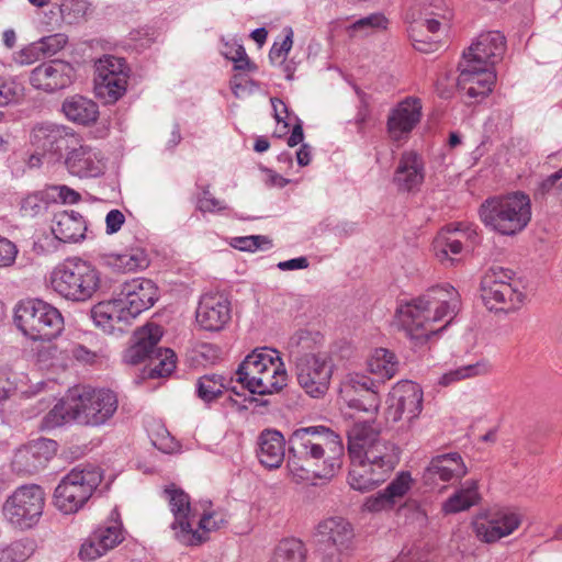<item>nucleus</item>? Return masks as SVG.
Returning a JSON list of instances; mask_svg holds the SVG:
<instances>
[{
    "instance_id": "1",
    "label": "nucleus",
    "mask_w": 562,
    "mask_h": 562,
    "mask_svg": "<svg viewBox=\"0 0 562 562\" xmlns=\"http://www.w3.org/2000/svg\"><path fill=\"white\" fill-rule=\"evenodd\" d=\"M288 469L297 483L315 477L329 480L340 470L344 457L341 437L325 426L302 427L289 439Z\"/></svg>"
},
{
    "instance_id": "2",
    "label": "nucleus",
    "mask_w": 562,
    "mask_h": 562,
    "mask_svg": "<svg viewBox=\"0 0 562 562\" xmlns=\"http://www.w3.org/2000/svg\"><path fill=\"white\" fill-rule=\"evenodd\" d=\"M459 307L457 290L450 284L438 285L417 299L400 302L394 321L415 347H423L447 328Z\"/></svg>"
},
{
    "instance_id": "3",
    "label": "nucleus",
    "mask_w": 562,
    "mask_h": 562,
    "mask_svg": "<svg viewBox=\"0 0 562 562\" xmlns=\"http://www.w3.org/2000/svg\"><path fill=\"white\" fill-rule=\"evenodd\" d=\"M46 284L59 299L72 304H85L102 291V272L87 259L69 257L48 272Z\"/></svg>"
},
{
    "instance_id": "4",
    "label": "nucleus",
    "mask_w": 562,
    "mask_h": 562,
    "mask_svg": "<svg viewBox=\"0 0 562 562\" xmlns=\"http://www.w3.org/2000/svg\"><path fill=\"white\" fill-rule=\"evenodd\" d=\"M164 497L173 516L170 525L173 538L183 546L203 543L210 532L225 524L224 516L220 513L205 509L200 514L198 507L191 505L189 495L173 484L164 490Z\"/></svg>"
},
{
    "instance_id": "5",
    "label": "nucleus",
    "mask_w": 562,
    "mask_h": 562,
    "mask_svg": "<svg viewBox=\"0 0 562 562\" xmlns=\"http://www.w3.org/2000/svg\"><path fill=\"white\" fill-rule=\"evenodd\" d=\"M236 381L252 394L267 395L286 385L288 373L278 350L260 347L238 366Z\"/></svg>"
},
{
    "instance_id": "6",
    "label": "nucleus",
    "mask_w": 562,
    "mask_h": 562,
    "mask_svg": "<svg viewBox=\"0 0 562 562\" xmlns=\"http://www.w3.org/2000/svg\"><path fill=\"white\" fill-rule=\"evenodd\" d=\"M480 217L487 228L499 235H516L531 220L530 199L521 192L490 198L481 205Z\"/></svg>"
},
{
    "instance_id": "7",
    "label": "nucleus",
    "mask_w": 562,
    "mask_h": 562,
    "mask_svg": "<svg viewBox=\"0 0 562 562\" xmlns=\"http://www.w3.org/2000/svg\"><path fill=\"white\" fill-rule=\"evenodd\" d=\"M102 481V473L94 465H78L61 477L54 490L53 504L63 515L81 510Z\"/></svg>"
},
{
    "instance_id": "8",
    "label": "nucleus",
    "mask_w": 562,
    "mask_h": 562,
    "mask_svg": "<svg viewBox=\"0 0 562 562\" xmlns=\"http://www.w3.org/2000/svg\"><path fill=\"white\" fill-rule=\"evenodd\" d=\"M16 327L32 340H52L64 330V316L54 305L31 299L20 302L15 307Z\"/></svg>"
},
{
    "instance_id": "9",
    "label": "nucleus",
    "mask_w": 562,
    "mask_h": 562,
    "mask_svg": "<svg viewBox=\"0 0 562 562\" xmlns=\"http://www.w3.org/2000/svg\"><path fill=\"white\" fill-rule=\"evenodd\" d=\"M161 337V326L154 323L146 324L135 331L134 344L125 351L124 361L137 364L149 359L151 378L170 374L176 368V355L170 349H156Z\"/></svg>"
},
{
    "instance_id": "10",
    "label": "nucleus",
    "mask_w": 562,
    "mask_h": 562,
    "mask_svg": "<svg viewBox=\"0 0 562 562\" xmlns=\"http://www.w3.org/2000/svg\"><path fill=\"white\" fill-rule=\"evenodd\" d=\"M45 502L46 495L42 486L21 485L4 499L1 507L3 520L13 529L30 530L40 522Z\"/></svg>"
},
{
    "instance_id": "11",
    "label": "nucleus",
    "mask_w": 562,
    "mask_h": 562,
    "mask_svg": "<svg viewBox=\"0 0 562 562\" xmlns=\"http://www.w3.org/2000/svg\"><path fill=\"white\" fill-rule=\"evenodd\" d=\"M482 299L490 310L510 311L518 308L524 300L520 282L513 272L503 267H492L481 282Z\"/></svg>"
},
{
    "instance_id": "12",
    "label": "nucleus",
    "mask_w": 562,
    "mask_h": 562,
    "mask_svg": "<svg viewBox=\"0 0 562 562\" xmlns=\"http://www.w3.org/2000/svg\"><path fill=\"white\" fill-rule=\"evenodd\" d=\"M77 424L90 427L106 425L119 407L116 394L109 389H83L75 393Z\"/></svg>"
},
{
    "instance_id": "13",
    "label": "nucleus",
    "mask_w": 562,
    "mask_h": 562,
    "mask_svg": "<svg viewBox=\"0 0 562 562\" xmlns=\"http://www.w3.org/2000/svg\"><path fill=\"white\" fill-rule=\"evenodd\" d=\"M369 454V459L356 462L351 461V469L348 482L351 488L359 492H367L382 483L387 474L394 469L397 456L387 454L385 447L379 448Z\"/></svg>"
},
{
    "instance_id": "14",
    "label": "nucleus",
    "mask_w": 562,
    "mask_h": 562,
    "mask_svg": "<svg viewBox=\"0 0 562 562\" xmlns=\"http://www.w3.org/2000/svg\"><path fill=\"white\" fill-rule=\"evenodd\" d=\"M369 454V459L356 462L351 461V469L348 482L351 488L359 492H367L382 483L387 474L394 469L397 456L387 454L385 447L379 448Z\"/></svg>"
},
{
    "instance_id": "15",
    "label": "nucleus",
    "mask_w": 562,
    "mask_h": 562,
    "mask_svg": "<svg viewBox=\"0 0 562 562\" xmlns=\"http://www.w3.org/2000/svg\"><path fill=\"white\" fill-rule=\"evenodd\" d=\"M94 89L99 98L108 103L117 101L126 91L128 68L125 60L104 55L95 64Z\"/></svg>"
},
{
    "instance_id": "16",
    "label": "nucleus",
    "mask_w": 562,
    "mask_h": 562,
    "mask_svg": "<svg viewBox=\"0 0 562 562\" xmlns=\"http://www.w3.org/2000/svg\"><path fill=\"white\" fill-rule=\"evenodd\" d=\"M333 361L326 352L305 355L296 360V376L300 386L311 396L324 395L333 375Z\"/></svg>"
},
{
    "instance_id": "17",
    "label": "nucleus",
    "mask_w": 562,
    "mask_h": 562,
    "mask_svg": "<svg viewBox=\"0 0 562 562\" xmlns=\"http://www.w3.org/2000/svg\"><path fill=\"white\" fill-rule=\"evenodd\" d=\"M124 539L125 535L120 513L116 508H113L108 520L93 530L82 542L79 558L82 561H94L117 547Z\"/></svg>"
},
{
    "instance_id": "18",
    "label": "nucleus",
    "mask_w": 562,
    "mask_h": 562,
    "mask_svg": "<svg viewBox=\"0 0 562 562\" xmlns=\"http://www.w3.org/2000/svg\"><path fill=\"white\" fill-rule=\"evenodd\" d=\"M423 409V391L412 381L396 383L387 397L386 419L392 423L406 422L407 425L416 419Z\"/></svg>"
},
{
    "instance_id": "19",
    "label": "nucleus",
    "mask_w": 562,
    "mask_h": 562,
    "mask_svg": "<svg viewBox=\"0 0 562 562\" xmlns=\"http://www.w3.org/2000/svg\"><path fill=\"white\" fill-rule=\"evenodd\" d=\"M521 518V514L514 508L492 509L475 518L473 529L481 541L493 543L518 529Z\"/></svg>"
},
{
    "instance_id": "20",
    "label": "nucleus",
    "mask_w": 562,
    "mask_h": 562,
    "mask_svg": "<svg viewBox=\"0 0 562 562\" xmlns=\"http://www.w3.org/2000/svg\"><path fill=\"white\" fill-rule=\"evenodd\" d=\"M76 137L67 127L55 123H38L31 132V144L47 162L58 161L64 150L70 149Z\"/></svg>"
},
{
    "instance_id": "21",
    "label": "nucleus",
    "mask_w": 562,
    "mask_h": 562,
    "mask_svg": "<svg viewBox=\"0 0 562 562\" xmlns=\"http://www.w3.org/2000/svg\"><path fill=\"white\" fill-rule=\"evenodd\" d=\"M374 381L361 373L348 374L340 385V398L350 408L375 414L380 407V397Z\"/></svg>"
},
{
    "instance_id": "22",
    "label": "nucleus",
    "mask_w": 562,
    "mask_h": 562,
    "mask_svg": "<svg viewBox=\"0 0 562 562\" xmlns=\"http://www.w3.org/2000/svg\"><path fill=\"white\" fill-rule=\"evenodd\" d=\"M74 66L63 59L44 61L30 72V85L44 93H55L70 87L75 80Z\"/></svg>"
},
{
    "instance_id": "23",
    "label": "nucleus",
    "mask_w": 562,
    "mask_h": 562,
    "mask_svg": "<svg viewBox=\"0 0 562 562\" xmlns=\"http://www.w3.org/2000/svg\"><path fill=\"white\" fill-rule=\"evenodd\" d=\"M476 228L471 224H459L453 229L441 231L432 243L435 256L442 263H453L452 256L463 249H472L477 244Z\"/></svg>"
},
{
    "instance_id": "24",
    "label": "nucleus",
    "mask_w": 562,
    "mask_h": 562,
    "mask_svg": "<svg viewBox=\"0 0 562 562\" xmlns=\"http://www.w3.org/2000/svg\"><path fill=\"white\" fill-rule=\"evenodd\" d=\"M57 442L47 438L32 440L19 448L12 459V468L20 474H34L43 470L56 454Z\"/></svg>"
},
{
    "instance_id": "25",
    "label": "nucleus",
    "mask_w": 562,
    "mask_h": 562,
    "mask_svg": "<svg viewBox=\"0 0 562 562\" xmlns=\"http://www.w3.org/2000/svg\"><path fill=\"white\" fill-rule=\"evenodd\" d=\"M348 453L350 460L359 462L369 459L371 452L385 447L387 454L397 456L394 445L382 440L379 432L375 431L367 422L355 423L347 431Z\"/></svg>"
},
{
    "instance_id": "26",
    "label": "nucleus",
    "mask_w": 562,
    "mask_h": 562,
    "mask_svg": "<svg viewBox=\"0 0 562 562\" xmlns=\"http://www.w3.org/2000/svg\"><path fill=\"white\" fill-rule=\"evenodd\" d=\"M458 68V86L469 98L482 99L492 92L496 81L494 68L469 59H461Z\"/></svg>"
},
{
    "instance_id": "27",
    "label": "nucleus",
    "mask_w": 562,
    "mask_h": 562,
    "mask_svg": "<svg viewBox=\"0 0 562 562\" xmlns=\"http://www.w3.org/2000/svg\"><path fill=\"white\" fill-rule=\"evenodd\" d=\"M117 297L134 321L158 300V288L149 279L135 278L122 284Z\"/></svg>"
},
{
    "instance_id": "28",
    "label": "nucleus",
    "mask_w": 562,
    "mask_h": 562,
    "mask_svg": "<svg viewBox=\"0 0 562 562\" xmlns=\"http://www.w3.org/2000/svg\"><path fill=\"white\" fill-rule=\"evenodd\" d=\"M231 302L221 293H205L200 297L195 321L204 330H222L231 321Z\"/></svg>"
},
{
    "instance_id": "29",
    "label": "nucleus",
    "mask_w": 562,
    "mask_h": 562,
    "mask_svg": "<svg viewBox=\"0 0 562 562\" xmlns=\"http://www.w3.org/2000/svg\"><path fill=\"white\" fill-rule=\"evenodd\" d=\"M420 117V100L413 97L405 98L389 114L386 128L390 138L395 142L407 139Z\"/></svg>"
},
{
    "instance_id": "30",
    "label": "nucleus",
    "mask_w": 562,
    "mask_h": 562,
    "mask_svg": "<svg viewBox=\"0 0 562 562\" xmlns=\"http://www.w3.org/2000/svg\"><path fill=\"white\" fill-rule=\"evenodd\" d=\"M506 49L505 36L498 31L481 33L463 52L462 59L476 64H484L494 68L502 60Z\"/></svg>"
},
{
    "instance_id": "31",
    "label": "nucleus",
    "mask_w": 562,
    "mask_h": 562,
    "mask_svg": "<svg viewBox=\"0 0 562 562\" xmlns=\"http://www.w3.org/2000/svg\"><path fill=\"white\" fill-rule=\"evenodd\" d=\"M90 314L95 327L109 335L123 333L133 322L117 296L98 302L92 306Z\"/></svg>"
},
{
    "instance_id": "32",
    "label": "nucleus",
    "mask_w": 562,
    "mask_h": 562,
    "mask_svg": "<svg viewBox=\"0 0 562 562\" xmlns=\"http://www.w3.org/2000/svg\"><path fill=\"white\" fill-rule=\"evenodd\" d=\"M65 166L70 175L80 179L97 178L105 171L102 153L88 145L72 147L65 158Z\"/></svg>"
},
{
    "instance_id": "33",
    "label": "nucleus",
    "mask_w": 562,
    "mask_h": 562,
    "mask_svg": "<svg viewBox=\"0 0 562 562\" xmlns=\"http://www.w3.org/2000/svg\"><path fill=\"white\" fill-rule=\"evenodd\" d=\"M425 180V161L415 150H404L393 175V183L398 191L419 190Z\"/></svg>"
},
{
    "instance_id": "34",
    "label": "nucleus",
    "mask_w": 562,
    "mask_h": 562,
    "mask_svg": "<svg viewBox=\"0 0 562 562\" xmlns=\"http://www.w3.org/2000/svg\"><path fill=\"white\" fill-rule=\"evenodd\" d=\"M467 473V468L459 453H446L431 459L423 472V481L426 485L436 486L452 479H459Z\"/></svg>"
},
{
    "instance_id": "35",
    "label": "nucleus",
    "mask_w": 562,
    "mask_h": 562,
    "mask_svg": "<svg viewBox=\"0 0 562 562\" xmlns=\"http://www.w3.org/2000/svg\"><path fill=\"white\" fill-rule=\"evenodd\" d=\"M50 228L59 241L78 243L85 238L87 223L78 212L60 211L54 214Z\"/></svg>"
},
{
    "instance_id": "36",
    "label": "nucleus",
    "mask_w": 562,
    "mask_h": 562,
    "mask_svg": "<svg viewBox=\"0 0 562 562\" xmlns=\"http://www.w3.org/2000/svg\"><path fill=\"white\" fill-rule=\"evenodd\" d=\"M321 541L331 544L339 553L347 551L353 539L352 526L342 517H329L317 526Z\"/></svg>"
},
{
    "instance_id": "37",
    "label": "nucleus",
    "mask_w": 562,
    "mask_h": 562,
    "mask_svg": "<svg viewBox=\"0 0 562 562\" xmlns=\"http://www.w3.org/2000/svg\"><path fill=\"white\" fill-rule=\"evenodd\" d=\"M258 459L268 469H278L285 457V440L279 430L265 429L258 437Z\"/></svg>"
},
{
    "instance_id": "38",
    "label": "nucleus",
    "mask_w": 562,
    "mask_h": 562,
    "mask_svg": "<svg viewBox=\"0 0 562 562\" xmlns=\"http://www.w3.org/2000/svg\"><path fill=\"white\" fill-rule=\"evenodd\" d=\"M61 112L67 120L79 125H90L99 116L98 104L79 94L67 97L61 103Z\"/></svg>"
},
{
    "instance_id": "39",
    "label": "nucleus",
    "mask_w": 562,
    "mask_h": 562,
    "mask_svg": "<svg viewBox=\"0 0 562 562\" xmlns=\"http://www.w3.org/2000/svg\"><path fill=\"white\" fill-rule=\"evenodd\" d=\"M149 263L145 250L132 248L123 254H109L105 256V265L114 271L126 273L145 269Z\"/></svg>"
},
{
    "instance_id": "40",
    "label": "nucleus",
    "mask_w": 562,
    "mask_h": 562,
    "mask_svg": "<svg viewBox=\"0 0 562 562\" xmlns=\"http://www.w3.org/2000/svg\"><path fill=\"white\" fill-rule=\"evenodd\" d=\"M367 368L370 373L390 380L398 372L400 361L392 350L375 348L367 360Z\"/></svg>"
},
{
    "instance_id": "41",
    "label": "nucleus",
    "mask_w": 562,
    "mask_h": 562,
    "mask_svg": "<svg viewBox=\"0 0 562 562\" xmlns=\"http://www.w3.org/2000/svg\"><path fill=\"white\" fill-rule=\"evenodd\" d=\"M479 501L477 483L469 480L443 503L442 510L446 514H456L469 509L477 504Z\"/></svg>"
},
{
    "instance_id": "42",
    "label": "nucleus",
    "mask_w": 562,
    "mask_h": 562,
    "mask_svg": "<svg viewBox=\"0 0 562 562\" xmlns=\"http://www.w3.org/2000/svg\"><path fill=\"white\" fill-rule=\"evenodd\" d=\"M491 370L492 366L490 361L482 358L477 360L475 363L461 366L459 368L445 372L439 378L438 383L442 386H449L462 380L486 375L491 372Z\"/></svg>"
},
{
    "instance_id": "43",
    "label": "nucleus",
    "mask_w": 562,
    "mask_h": 562,
    "mask_svg": "<svg viewBox=\"0 0 562 562\" xmlns=\"http://www.w3.org/2000/svg\"><path fill=\"white\" fill-rule=\"evenodd\" d=\"M77 406L75 393L69 394L66 398L60 400L55 406L47 413L43 419L45 428H55L66 423L77 424Z\"/></svg>"
},
{
    "instance_id": "44",
    "label": "nucleus",
    "mask_w": 562,
    "mask_h": 562,
    "mask_svg": "<svg viewBox=\"0 0 562 562\" xmlns=\"http://www.w3.org/2000/svg\"><path fill=\"white\" fill-rule=\"evenodd\" d=\"M322 344L323 336L318 331L301 329L290 338L289 348L297 359L305 355H315L313 351Z\"/></svg>"
},
{
    "instance_id": "45",
    "label": "nucleus",
    "mask_w": 562,
    "mask_h": 562,
    "mask_svg": "<svg viewBox=\"0 0 562 562\" xmlns=\"http://www.w3.org/2000/svg\"><path fill=\"white\" fill-rule=\"evenodd\" d=\"M34 552V540L23 538L7 547L0 546V562H26Z\"/></svg>"
},
{
    "instance_id": "46",
    "label": "nucleus",
    "mask_w": 562,
    "mask_h": 562,
    "mask_svg": "<svg viewBox=\"0 0 562 562\" xmlns=\"http://www.w3.org/2000/svg\"><path fill=\"white\" fill-rule=\"evenodd\" d=\"M226 379L217 374H205L196 382V394L204 403L220 397L226 389Z\"/></svg>"
},
{
    "instance_id": "47",
    "label": "nucleus",
    "mask_w": 562,
    "mask_h": 562,
    "mask_svg": "<svg viewBox=\"0 0 562 562\" xmlns=\"http://www.w3.org/2000/svg\"><path fill=\"white\" fill-rule=\"evenodd\" d=\"M25 95V88L15 76H0V108L20 103Z\"/></svg>"
},
{
    "instance_id": "48",
    "label": "nucleus",
    "mask_w": 562,
    "mask_h": 562,
    "mask_svg": "<svg viewBox=\"0 0 562 562\" xmlns=\"http://www.w3.org/2000/svg\"><path fill=\"white\" fill-rule=\"evenodd\" d=\"M270 562H305L304 544L294 538L280 541Z\"/></svg>"
},
{
    "instance_id": "49",
    "label": "nucleus",
    "mask_w": 562,
    "mask_h": 562,
    "mask_svg": "<svg viewBox=\"0 0 562 562\" xmlns=\"http://www.w3.org/2000/svg\"><path fill=\"white\" fill-rule=\"evenodd\" d=\"M52 203V195L47 189L26 194L20 202V211L23 216L35 217L42 214Z\"/></svg>"
},
{
    "instance_id": "50",
    "label": "nucleus",
    "mask_w": 562,
    "mask_h": 562,
    "mask_svg": "<svg viewBox=\"0 0 562 562\" xmlns=\"http://www.w3.org/2000/svg\"><path fill=\"white\" fill-rule=\"evenodd\" d=\"M221 53L225 58L234 63L236 70H256V66L247 57L245 48L237 41H223Z\"/></svg>"
},
{
    "instance_id": "51",
    "label": "nucleus",
    "mask_w": 562,
    "mask_h": 562,
    "mask_svg": "<svg viewBox=\"0 0 562 562\" xmlns=\"http://www.w3.org/2000/svg\"><path fill=\"white\" fill-rule=\"evenodd\" d=\"M387 26L386 18L381 13H372L361 18L348 26L350 36H367Z\"/></svg>"
},
{
    "instance_id": "52",
    "label": "nucleus",
    "mask_w": 562,
    "mask_h": 562,
    "mask_svg": "<svg viewBox=\"0 0 562 562\" xmlns=\"http://www.w3.org/2000/svg\"><path fill=\"white\" fill-rule=\"evenodd\" d=\"M89 7L90 3L87 0H63L58 5L61 22L68 25L82 22Z\"/></svg>"
},
{
    "instance_id": "53",
    "label": "nucleus",
    "mask_w": 562,
    "mask_h": 562,
    "mask_svg": "<svg viewBox=\"0 0 562 562\" xmlns=\"http://www.w3.org/2000/svg\"><path fill=\"white\" fill-rule=\"evenodd\" d=\"M15 393L21 397H32L38 394L45 386V382L31 378L27 373L18 372L14 370Z\"/></svg>"
},
{
    "instance_id": "54",
    "label": "nucleus",
    "mask_w": 562,
    "mask_h": 562,
    "mask_svg": "<svg viewBox=\"0 0 562 562\" xmlns=\"http://www.w3.org/2000/svg\"><path fill=\"white\" fill-rule=\"evenodd\" d=\"M413 485V479L409 472H401L384 490L385 494L390 498L393 505L402 499L405 494L411 490Z\"/></svg>"
},
{
    "instance_id": "55",
    "label": "nucleus",
    "mask_w": 562,
    "mask_h": 562,
    "mask_svg": "<svg viewBox=\"0 0 562 562\" xmlns=\"http://www.w3.org/2000/svg\"><path fill=\"white\" fill-rule=\"evenodd\" d=\"M68 357L82 364H94L99 361L101 355L98 350L86 347L79 342H70L65 348Z\"/></svg>"
},
{
    "instance_id": "56",
    "label": "nucleus",
    "mask_w": 562,
    "mask_h": 562,
    "mask_svg": "<svg viewBox=\"0 0 562 562\" xmlns=\"http://www.w3.org/2000/svg\"><path fill=\"white\" fill-rule=\"evenodd\" d=\"M43 57L56 55L67 44L68 37L63 33L44 36L36 41Z\"/></svg>"
},
{
    "instance_id": "57",
    "label": "nucleus",
    "mask_w": 562,
    "mask_h": 562,
    "mask_svg": "<svg viewBox=\"0 0 562 562\" xmlns=\"http://www.w3.org/2000/svg\"><path fill=\"white\" fill-rule=\"evenodd\" d=\"M293 46V31L285 29V36L281 43H274L269 52V59L272 64H284L288 54Z\"/></svg>"
},
{
    "instance_id": "58",
    "label": "nucleus",
    "mask_w": 562,
    "mask_h": 562,
    "mask_svg": "<svg viewBox=\"0 0 562 562\" xmlns=\"http://www.w3.org/2000/svg\"><path fill=\"white\" fill-rule=\"evenodd\" d=\"M46 189L48 194L52 195V203L77 204L81 200L79 192L65 184L48 186Z\"/></svg>"
},
{
    "instance_id": "59",
    "label": "nucleus",
    "mask_w": 562,
    "mask_h": 562,
    "mask_svg": "<svg viewBox=\"0 0 562 562\" xmlns=\"http://www.w3.org/2000/svg\"><path fill=\"white\" fill-rule=\"evenodd\" d=\"M196 207L203 213H217L225 211L227 204L223 200H218L212 195L207 188H204L198 196Z\"/></svg>"
},
{
    "instance_id": "60",
    "label": "nucleus",
    "mask_w": 562,
    "mask_h": 562,
    "mask_svg": "<svg viewBox=\"0 0 562 562\" xmlns=\"http://www.w3.org/2000/svg\"><path fill=\"white\" fill-rule=\"evenodd\" d=\"M231 88L234 95L238 99L247 98L258 90V85L241 75H235L231 80Z\"/></svg>"
},
{
    "instance_id": "61",
    "label": "nucleus",
    "mask_w": 562,
    "mask_h": 562,
    "mask_svg": "<svg viewBox=\"0 0 562 562\" xmlns=\"http://www.w3.org/2000/svg\"><path fill=\"white\" fill-rule=\"evenodd\" d=\"M265 244H269V240L267 237L261 235H250V236H240V237H233L231 240V246L241 250V251H256Z\"/></svg>"
},
{
    "instance_id": "62",
    "label": "nucleus",
    "mask_w": 562,
    "mask_h": 562,
    "mask_svg": "<svg viewBox=\"0 0 562 562\" xmlns=\"http://www.w3.org/2000/svg\"><path fill=\"white\" fill-rule=\"evenodd\" d=\"M539 191L542 194H553L562 202V168L543 179L539 184Z\"/></svg>"
},
{
    "instance_id": "63",
    "label": "nucleus",
    "mask_w": 562,
    "mask_h": 562,
    "mask_svg": "<svg viewBox=\"0 0 562 562\" xmlns=\"http://www.w3.org/2000/svg\"><path fill=\"white\" fill-rule=\"evenodd\" d=\"M42 57L43 55L41 53V48L37 45V42H33L16 52L13 56V60L20 66H27L40 60Z\"/></svg>"
},
{
    "instance_id": "64",
    "label": "nucleus",
    "mask_w": 562,
    "mask_h": 562,
    "mask_svg": "<svg viewBox=\"0 0 562 562\" xmlns=\"http://www.w3.org/2000/svg\"><path fill=\"white\" fill-rule=\"evenodd\" d=\"M151 442L153 445L160 451L165 453H173L178 451V443L176 440L170 436L167 429L161 427L157 434L151 436Z\"/></svg>"
}]
</instances>
